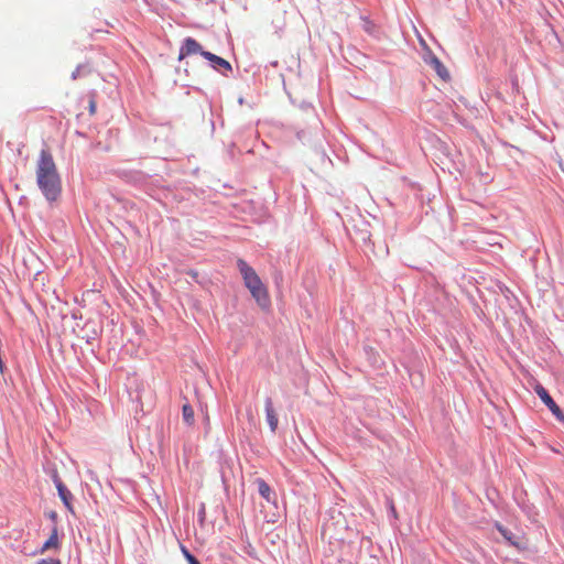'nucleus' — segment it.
Wrapping results in <instances>:
<instances>
[{
  "instance_id": "nucleus-1",
  "label": "nucleus",
  "mask_w": 564,
  "mask_h": 564,
  "mask_svg": "<svg viewBox=\"0 0 564 564\" xmlns=\"http://www.w3.org/2000/svg\"><path fill=\"white\" fill-rule=\"evenodd\" d=\"M36 181L42 193L48 200H56L61 195L62 185L52 154L42 150L36 165Z\"/></svg>"
},
{
  "instance_id": "nucleus-2",
  "label": "nucleus",
  "mask_w": 564,
  "mask_h": 564,
  "mask_svg": "<svg viewBox=\"0 0 564 564\" xmlns=\"http://www.w3.org/2000/svg\"><path fill=\"white\" fill-rule=\"evenodd\" d=\"M237 267L243 278L245 285L257 303L263 308L268 307L270 305L269 294L257 272L242 259H238Z\"/></svg>"
},
{
  "instance_id": "nucleus-3",
  "label": "nucleus",
  "mask_w": 564,
  "mask_h": 564,
  "mask_svg": "<svg viewBox=\"0 0 564 564\" xmlns=\"http://www.w3.org/2000/svg\"><path fill=\"white\" fill-rule=\"evenodd\" d=\"M536 394L543 401V403L549 408V410L553 413V415L561 422H564V413L561 408L554 402L551 395L543 387H536Z\"/></svg>"
},
{
  "instance_id": "nucleus-4",
  "label": "nucleus",
  "mask_w": 564,
  "mask_h": 564,
  "mask_svg": "<svg viewBox=\"0 0 564 564\" xmlns=\"http://www.w3.org/2000/svg\"><path fill=\"white\" fill-rule=\"evenodd\" d=\"M204 52L205 51L203 50L202 45L195 39L186 37L180 48L178 61H182L186 56L193 54H200L203 56Z\"/></svg>"
},
{
  "instance_id": "nucleus-5",
  "label": "nucleus",
  "mask_w": 564,
  "mask_h": 564,
  "mask_svg": "<svg viewBox=\"0 0 564 564\" xmlns=\"http://www.w3.org/2000/svg\"><path fill=\"white\" fill-rule=\"evenodd\" d=\"M54 484L56 486L58 496L62 499L63 503L65 505L67 510L73 513L74 508L72 505V499H73L72 492L67 489V487L63 484V481L57 476H55V478H54Z\"/></svg>"
},
{
  "instance_id": "nucleus-6",
  "label": "nucleus",
  "mask_w": 564,
  "mask_h": 564,
  "mask_svg": "<svg viewBox=\"0 0 564 564\" xmlns=\"http://www.w3.org/2000/svg\"><path fill=\"white\" fill-rule=\"evenodd\" d=\"M425 62L436 72L441 79L447 82L451 79V75L445 65L435 55L429 56Z\"/></svg>"
},
{
  "instance_id": "nucleus-7",
  "label": "nucleus",
  "mask_w": 564,
  "mask_h": 564,
  "mask_svg": "<svg viewBox=\"0 0 564 564\" xmlns=\"http://www.w3.org/2000/svg\"><path fill=\"white\" fill-rule=\"evenodd\" d=\"M264 411H265V417L268 421V424L272 432H275L278 429V415L275 413V410L273 408V402L271 398H267L264 401Z\"/></svg>"
},
{
  "instance_id": "nucleus-8",
  "label": "nucleus",
  "mask_w": 564,
  "mask_h": 564,
  "mask_svg": "<svg viewBox=\"0 0 564 564\" xmlns=\"http://www.w3.org/2000/svg\"><path fill=\"white\" fill-rule=\"evenodd\" d=\"M203 56L212 63V66L215 69L224 68L228 72L231 70L230 63L228 61H226L225 58L217 56L210 52H204Z\"/></svg>"
},
{
  "instance_id": "nucleus-9",
  "label": "nucleus",
  "mask_w": 564,
  "mask_h": 564,
  "mask_svg": "<svg viewBox=\"0 0 564 564\" xmlns=\"http://www.w3.org/2000/svg\"><path fill=\"white\" fill-rule=\"evenodd\" d=\"M59 545V539H58V529L57 527H53L52 532L47 541L43 544L41 549V553L46 552L50 549H57Z\"/></svg>"
},
{
  "instance_id": "nucleus-10",
  "label": "nucleus",
  "mask_w": 564,
  "mask_h": 564,
  "mask_svg": "<svg viewBox=\"0 0 564 564\" xmlns=\"http://www.w3.org/2000/svg\"><path fill=\"white\" fill-rule=\"evenodd\" d=\"M259 494L267 500H271V488L270 486L261 478L257 479Z\"/></svg>"
},
{
  "instance_id": "nucleus-11",
  "label": "nucleus",
  "mask_w": 564,
  "mask_h": 564,
  "mask_svg": "<svg viewBox=\"0 0 564 564\" xmlns=\"http://www.w3.org/2000/svg\"><path fill=\"white\" fill-rule=\"evenodd\" d=\"M194 409L188 403L183 404L182 416L184 422L192 425L194 423Z\"/></svg>"
},
{
  "instance_id": "nucleus-12",
  "label": "nucleus",
  "mask_w": 564,
  "mask_h": 564,
  "mask_svg": "<svg viewBox=\"0 0 564 564\" xmlns=\"http://www.w3.org/2000/svg\"><path fill=\"white\" fill-rule=\"evenodd\" d=\"M496 527H497L498 531L502 534V536H503V538H505V539H506L510 544H512V545L517 546L518 549H520V547H521V546H520V543L513 539V535H512V533H511L509 530H507L506 528H503L501 524H497Z\"/></svg>"
},
{
  "instance_id": "nucleus-13",
  "label": "nucleus",
  "mask_w": 564,
  "mask_h": 564,
  "mask_svg": "<svg viewBox=\"0 0 564 564\" xmlns=\"http://www.w3.org/2000/svg\"><path fill=\"white\" fill-rule=\"evenodd\" d=\"M185 557L188 561V564H194V562H198V560L192 555L189 552L184 551Z\"/></svg>"
},
{
  "instance_id": "nucleus-14",
  "label": "nucleus",
  "mask_w": 564,
  "mask_h": 564,
  "mask_svg": "<svg viewBox=\"0 0 564 564\" xmlns=\"http://www.w3.org/2000/svg\"><path fill=\"white\" fill-rule=\"evenodd\" d=\"M37 564H61L59 560L56 558H48V560H41L37 562Z\"/></svg>"
},
{
  "instance_id": "nucleus-15",
  "label": "nucleus",
  "mask_w": 564,
  "mask_h": 564,
  "mask_svg": "<svg viewBox=\"0 0 564 564\" xmlns=\"http://www.w3.org/2000/svg\"><path fill=\"white\" fill-rule=\"evenodd\" d=\"M50 518H51L52 520H54V521H55V520H56V518H57L56 512H54V511H53V512H51V513H50Z\"/></svg>"
},
{
  "instance_id": "nucleus-16",
  "label": "nucleus",
  "mask_w": 564,
  "mask_h": 564,
  "mask_svg": "<svg viewBox=\"0 0 564 564\" xmlns=\"http://www.w3.org/2000/svg\"><path fill=\"white\" fill-rule=\"evenodd\" d=\"M90 112L91 113L95 112V104H94V101L90 102Z\"/></svg>"
},
{
  "instance_id": "nucleus-17",
  "label": "nucleus",
  "mask_w": 564,
  "mask_h": 564,
  "mask_svg": "<svg viewBox=\"0 0 564 564\" xmlns=\"http://www.w3.org/2000/svg\"><path fill=\"white\" fill-rule=\"evenodd\" d=\"M78 70H79V69H76V70L73 73V75H72L73 79H75V78L77 77V75H78Z\"/></svg>"
},
{
  "instance_id": "nucleus-18",
  "label": "nucleus",
  "mask_w": 564,
  "mask_h": 564,
  "mask_svg": "<svg viewBox=\"0 0 564 564\" xmlns=\"http://www.w3.org/2000/svg\"><path fill=\"white\" fill-rule=\"evenodd\" d=\"M194 564H200L199 562H194Z\"/></svg>"
}]
</instances>
